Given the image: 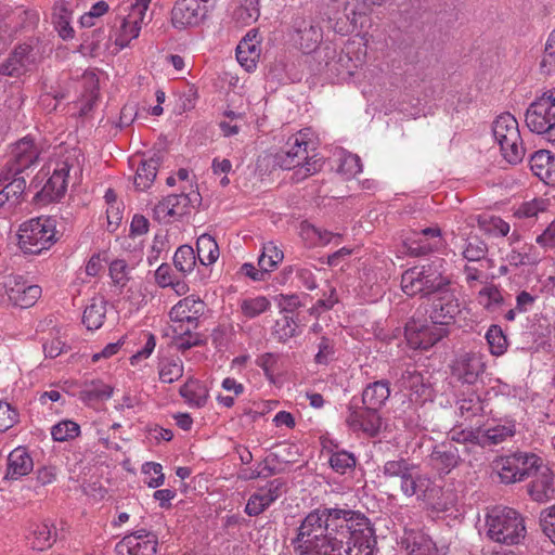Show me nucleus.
Returning <instances> with one entry per match:
<instances>
[{
    "label": "nucleus",
    "instance_id": "49",
    "mask_svg": "<svg viewBox=\"0 0 555 555\" xmlns=\"http://www.w3.org/2000/svg\"><path fill=\"white\" fill-rule=\"evenodd\" d=\"M362 171L361 159L356 154L346 155L338 167V172L346 175L348 178L354 177Z\"/></svg>",
    "mask_w": 555,
    "mask_h": 555
},
{
    "label": "nucleus",
    "instance_id": "45",
    "mask_svg": "<svg viewBox=\"0 0 555 555\" xmlns=\"http://www.w3.org/2000/svg\"><path fill=\"white\" fill-rule=\"evenodd\" d=\"M493 354H502L506 348V337L498 325H492L486 335Z\"/></svg>",
    "mask_w": 555,
    "mask_h": 555
},
{
    "label": "nucleus",
    "instance_id": "9",
    "mask_svg": "<svg viewBox=\"0 0 555 555\" xmlns=\"http://www.w3.org/2000/svg\"><path fill=\"white\" fill-rule=\"evenodd\" d=\"M72 170H75V175L80 170L75 155H68L65 159L57 163L52 176L48 179L41 191L36 193L34 199L37 203L47 204L61 198L66 192Z\"/></svg>",
    "mask_w": 555,
    "mask_h": 555
},
{
    "label": "nucleus",
    "instance_id": "43",
    "mask_svg": "<svg viewBox=\"0 0 555 555\" xmlns=\"http://www.w3.org/2000/svg\"><path fill=\"white\" fill-rule=\"evenodd\" d=\"M330 465L335 472L345 474L347 469L356 466V457L347 451H338L331 455Z\"/></svg>",
    "mask_w": 555,
    "mask_h": 555
},
{
    "label": "nucleus",
    "instance_id": "6",
    "mask_svg": "<svg viewBox=\"0 0 555 555\" xmlns=\"http://www.w3.org/2000/svg\"><path fill=\"white\" fill-rule=\"evenodd\" d=\"M56 242L54 220L47 217L23 223L18 233V246L24 254L38 255Z\"/></svg>",
    "mask_w": 555,
    "mask_h": 555
},
{
    "label": "nucleus",
    "instance_id": "33",
    "mask_svg": "<svg viewBox=\"0 0 555 555\" xmlns=\"http://www.w3.org/2000/svg\"><path fill=\"white\" fill-rule=\"evenodd\" d=\"M382 423L383 422L379 415V409L370 408L365 405L362 408V426L360 430H362L370 437H375L380 431Z\"/></svg>",
    "mask_w": 555,
    "mask_h": 555
},
{
    "label": "nucleus",
    "instance_id": "14",
    "mask_svg": "<svg viewBox=\"0 0 555 555\" xmlns=\"http://www.w3.org/2000/svg\"><path fill=\"white\" fill-rule=\"evenodd\" d=\"M34 49L29 44L17 46L0 64V75L21 77L25 75L36 61Z\"/></svg>",
    "mask_w": 555,
    "mask_h": 555
},
{
    "label": "nucleus",
    "instance_id": "35",
    "mask_svg": "<svg viewBox=\"0 0 555 555\" xmlns=\"http://www.w3.org/2000/svg\"><path fill=\"white\" fill-rule=\"evenodd\" d=\"M548 472L545 468V472L542 475L533 480L529 487V493L534 501L542 502L550 498L548 493L553 492L552 488V478L546 474Z\"/></svg>",
    "mask_w": 555,
    "mask_h": 555
},
{
    "label": "nucleus",
    "instance_id": "4",
    "mask_svg": "<svg viewBox=\"0 0 555 555\" xmlns=\"http://www.w3.org/2000/svg\"><path fill=\"white\" fill-rule=\"evenodd\" d=\"M383 475L391 487L398 486L405 496L416 495L430 501L434 492L440 491L429 479L415 474L414 466L404 459L387 461L383 466Z\"/></svg>",
    "mask_w": 555,
    "mask_h": 555
},
{
    "label": "nucleus",
    "instance_id": "61",
    "mask_svg": "<svg viewBox=\"0 0 555 555\" xmlns=\"http://www.w3.org/2000/svg\"><path fill=\"white\" fill-rule=\"evenodd\" d=\"M333 353V346L326 337H322L319 344V352L315 354V362L325 364L328 361V357Z\"/></svg>",
    "mask_w": 555,
    "mask_h": 555
},
{
    "label": "nucleus",
    "instance_id": "11",
    "mask_svg": "<svg viewBox=\"0 0 555 555\" xmlns=\"http://www.w3.org/2000/svg\"><path fill=\"white\" fill-rule=\"evenodd\" d=\"M210 0H178L171 11V22L176 28L199 25L207 16Z\"/></svg>",
    "mask_w": 555,
    "mask_h": 555
},
{
    "label": "nucleus",
    "instance_id": "21",
    "mask_svg": "<svg viewBox=\"0 0 555 555\" xmlns=\"http://www.w3.org/2000/svg\"><path fill=\"white\" fill-rule=\"evenodd\" d=\"M533 173L548 185H555V156L548 151L534 152L530 158Z\"/></svg>",
    "mask_w": 555,
    "mask_h": 555
},
{
    "label": "nucleus",
    "instance_id": "60",
    "mask_svg": "<svg viewBox=\"0 0 555 555\" xmlns=\"http://www.w3.org/2000/svg\"><path fill=\"white\" fill-rule=\"evenodd\" d=\"M155 346V336L153 334H149L145 346L130 358L131 364H135L139 360L150 357Z\"/></svg>",
    "mask_w": 555,
    "mask_h": 555
},
{
    "label": "nucleus",
    "instance_id": "59",
    "mask_svg": "<svg viewBox=\"0 0 555 555\" xmlns=\"http://www.w3.org/2000/svg\"><path fill=\"white\" fill-rule=\"evenodd\" d=\"M276 361L278 357L274 353L268 352L257 359V364L264 371L267 377L272 378Z\"/></svg>",
    "mask_w": 555,
    "mask_h": 555
},
{
    "label": "nucleus",
    "instance_id": "24",
    "mask_svg": "<svg viewBox=\"0 0 555 555\" xmlns=\"http://www.w3.org/2000/svg\"><path fill=\"white\" fill-rule=\"evenodd\" d=\"M347 5L348 0H324L323 15L336 33H343L347 26Z\"/></svg>",
    "mask_w": 555,
    "mask_h": 555
},
{
    "label": "nucleus",
    "instance_id": "30",
    "mask_svg": "<svg viewBox=\"0 0 555 555\" xmlns=\"http://www.w3.org/2000/svg\"><path fill=\"white\" fill-rule=\"evenodd\" d=\"M197 257L202 264L209 266L219 257V247L215 238L205 233L196 241Z\"/></svg>",
    "mask_w": 555,
    "mask_h": 555
},
{
    "label": "nucleus",
    "instance_id": "15",
    "mask_svg": "<svg viewBox=\"0 0 555 555\" xmlns=\"http://www.w3.org/2000/svg\"><path fill=\"white\" fill-rule=\"evenodd\" d=\"M4 286L10 301L21 308L34 306L41 295L38 285H27L22 276H10Z\"/></svg>",
    "mask_w": 555,
    "mask_h": 555
},
{
    "label": "nucleus",
    "instance_id": "25",
    "mask_svg": "<svg viewBox=\"0 0 555 555\" xmlns=\"http://www.w3.org/2000/svg\"><path fill=\"white\" fill-rule=\"evenodd\" d=\"M390 396V383L380 379L369 384L362 392V403L365 406L380 409Z\"/></svg>",
    "mask_w": 555,
    "mask_h": 555
},
{
    "label": "nucleus",
    "instance_id": "7",
    "mask_svg": "<svg viewBox=\"0 0 555 555\" xmlns=\"http://www.w3.org/2000/svg\"><path fill=\"white\" fill-rule=\"evenodd\" d=\"M492 132L503 157L509 164L521 162L525 149L516 118L509 113L501 114L493 122Z\"/></svg>",
    "mask_w": 555,
    "mask_h": 555
},
{
    "label": "nucleus",
    "instance_id": "47",
    "mask_svg": "<svg viewBox=\"0 0 555 555\" xmlns=\"http://www.w3.org/2000/svg\"><path fill=\"white\" fill-rule=\"evenodd\" d=\"M196 388H199V386L194 382H190L181 386L179 392L189 403L203 406L206 403L207 396L205 393H197Z\"/></svg>",
    "mask_w": 555,
    "mask_h": 555
},
{
    "label": "nucleus",
    "instance_id": "52",
    "mask_svg": "<svg viewBox=\"0 0 555 555\" xmlns=\"http://www.w3.org/2000/svg\"><path fill=\"white\" fill-rule=\"evenodd\" d=\"M18 413L9 403L0 401V431L10 429L17 422Z\"/></svg>",
    "mask_w": 555,
    "mask_h": 555
},
{
    "label": "nucleus",
    "instance_id": "31",
    "mask_svg": "<svg viewBox=\"0 0 555 555\" xmlns=\"http://www.w3.org/2000/svg\"><path fill=\"white\" fill-rule=\"evenodd\" d=\"M113 388L101 380H92L86 384L79 392L80 399L86 403L100 401L111 398Z\"/></svg>",
    "mask_w": 555,
    "mask_h": 555
},
{
    "label": "nucleus",
    "instance_id": "26",
    "mask_svg": "<svg viewBox=\"0 0 555 555\" xmlns=\"http://www.w3.org/2000/svg\"><path fill=\"white\" fill-rule=\"evenodd\" d=\"M158 542L137 541L131 537H124L115 546V555H156Z\"/></svg>",
    "mask_w": 555,
    "mask_h": 555
},
{
    "label": "nucleus",
    "instance_id": "38",
    "mask_svg": "<svg viewBox=\"0 0 555 555\" xmlns=\"http://www.w3.org/2000/svg\"><path fill=\"white\" fill-rule=\"evenodd\" d=\"M80 434V427L73 421H62L51 429L52 438L55 441H66L76 438Z\"/></svg>",
    "mask_w": 555,
    "mask_h": 555
},
{
    "label": "nucleus",
    "instance_id": "39",
    "mask_svg": "<svg viewBox=\"0 0 555 555\" xmlns=\"http://www.w3.org/2000/svg\"><path fill=\"white\" fill-rule=\"evenodd\" d=\"M520 472H525V468L520 467L517 463V459L513 456L506 457L501 466L500 478L504 483H513L521 481Z\"/></svg>",
    "mask_w": 555,
    "mask_h": 555
},
{
    "label": "nucleus",
    "instance_id": "23",
    "mask_svg": "<svg viewBox=\"0 0 555 555\" xmlns=\"http://www.w3.org/2000/svg\"><path fill=\"white\" fill-rule=\"evenodd\" d=\"M164 160V154L160 151L155 152L149 159L142 160L137 169L134 184L138 190L150 188L156 178L158 168Z\"/></svg>",
    "mask_w": 555,
    "mask_h": 555
},
{
    "label": "nucleus",
    "instance_id": "22",
    "mask_svg": "<svg viewBox=\"0 0 555 555\" xmlns=\"http://www.w3.org/2000/svg\"><path fill=\"white\" fill-rule=\"evenodd\" d=\"M12 157L16 164L17 173H22L26 168L35 164L39 157V151L34 141L25 137L17 141L12 150Z\"/></svg>",
    "mask_w": 555,
    "mask_h": 555
},
{
    "label": "nucleus",
    "instance_id": "36",
    "mask_svg": "<svg viewBox=\"0 0 555 555\" xmlns=\"http://www.w3.org/2000/svg\"><path fill=\"white\" fill-rule=\"evenodd\" d=\"M196 263L194 249L190 245L180 246L175 256L173 264L180 272H191Z\"/></svg>",
    "mask_w": 555,
    "mask_h": 555
},
{
    "label": "nucleus",
    "instance_id": "34",
    "mask_svg": "<svg viewBox=\"0 0 555 555\" xmlns=\"http://www.w3.org/2000/svg\"><path fill=\"white\" fill-rule=\"evenodd\" d=\"M283 251L272 242H268L262 247V253L258 259V266L263 271L270 272L283 260Z\"/></svg>",
    "mask_w": 555,
    "mask_h": 555
},
{
    "label": "nucleus",
    "instance_id": "40",
    "mask_svg": "<svg viewBox=\"0 0 555 555\" xmlns=\"http://www.w3.org/2000/svg\"><path fill=\"white\" fill-rule=\"evenodd\" d=\"M514 457L517 459V463L520 467L525 468V472H520L521 480L537 474L542 464L541 459L533 453H517L514 454Z\"/></svg>",
    "mask_w": 555,
    "mask_h": 555
},
{
    "label": "nucleus",
    "instance_id": "10",
    "mask_svg": "<svg viewBox=\"0 0 555 555\" xmlns=\"http://www.w3.org/2000/svg\"><path fill=\"white\" fill-rule=\"evenodd\" d=\"M425 311L433 324L448 325L455 320L461 310L454 292L449 288L427 297Z\"/></svg>",
    "mask_w": 555,
    "mask_h": 555
},
{
    "label": "nucleus",
    "instance_id": "28",
    "mask_svg": "<svg viewBox=\"0 0 555 555\" xmlns=\"http://www.w3.org/2000/svg\"><path fill=\"white\" fill-rule=\"evenodd\" d=\"M52 529H54L53 525L47 522L33 525L30 532L33 535L31 547L38 551L50 548L56 540V532H53Z\"/></svg>",
    "mask_w": 555,
    "mask_h": 555
},
{
    "label": "nucleus",
    "instance_id": "8",
    "mask_svg": "<svg viewBox=\"0 0 555 555\" xmlns=\"http://www.w3.org/2000/svg\"><path fill=\"white\" fill-rule=\"evenodd\" d=\"M526 125L531 132L546 134L555 141V89L544 92L526 111Z\"/></svg>",
    "mask_w": 555,
    "mask_h": 555
},
{
    "label": "nucleus",
    "instance_id": "58",
    "mask_svg": "<svg viewBox=\"0 0 555 555\" xmlns=\"http://www.w3.org/2000/svg\"><path fill=\"white\" fill-rule=\"evenodd\" d=\"M514 429L512 427L506 426H496L494 428H490L486 431V441L488 443L498 444L505 440L507 437L514 435Z\"/></svg>",
    "mask_w": 555,
    "mask_h": 555
},
{
    "label": "nucleus",
    "instance_id": "46",
    "mask_svg": "<svg viewBox=\"0 0 555 555\" xmlns=\"http://www.w3.org/2000/svg\"><path fill=\"white\" fill-rule=\"evenodd\" d=\"M539 522L543 533L555 543V505L541 512Z\"/></svg>",
    "mask_w": 555,
    "mask_h": 555
},
{
    "label": "nucleus",
    "instance_id": "64",
    "mask_svg": "<svg viewBox=\"0 0 555 555\" xmlns=\"http://www.w3.org/2000/svg\"><path fill=\"white\" fill-rule=\"evenodd\" d=\"M553 62H555V30L551 33L547 39L541 66L545 67L547 64L552 65Z\"/></svg>",
    "mask_w": 555,
    "mask_h": 555
},
{
    "label": "nucleus",
    "instance_id": "50",
    "mask_svg": "<svg viewBox=\"0 0 555 555\" xmlns=\"http://www.w3.org/2000/svg\"><path fill=\"white\" fill-rule=\"evenodd\" d=\"M487 250L486 243L475 238L468 242L463 255L468 261H479L486 257Z\"/></svg>",
    "mask_w": 555,
    "mask_h": 555
},
{
    "label": "nucleus",
    "instance_id": "5",
    "mask_svg": "<svg viewBox=\"0 0 555 555\" xmlns=\"http://www.w3.org/2000/svg\"><path fill=\"white\" fill-rule=\"evenodd\" d=\"M487 535L494 542L514 545L526 535L524 517L514 508L495 507L487 515Z\"/></svg>",
    "mask_w": 555,
    "mask_h": 555
},
{
    "label": "nucleus",
    "instance_id": "2",
    "mask_svg": "<svg viewBox=\"0 0 555 555\" xmlns=\"http://www.w3.org/2000/svg\"><path fill=\"white\" fill-rule=\"evenodd\" d=\"M450 284V278L446 275L444 260L439 257L405 270L401 276L402 291L409 296L420 294L427 298L451 288Z\"/></svg>",
    "mask_w": 555,
    "mask_h": 555
},
{
    "label": "nucleus",
    "instance_id": "57",
    "mask_svg": "<svg viewBox=\"0 0 555 555\" xmlns=\"http://www.w3.org/2000/svg\"><path fill=\"white\" fill-rule=\"evenodd\" d=\"M183 374V366L179 363L165 364L159 371V378L164 383L171 384Z\"/></svg>",
    "mask_w": 555,
    "mask_h": 555
},
{
    "label": "nucleus",
    "instance_id": "63",
    "mask_svg": "<svg viewBox=\"0 0 555 555\" xmlns=\"http://www.w3.org/2000/svg\"><path fill=\"white\" fill-rule=\"evenodd\" d=\"M553 62H555V30L551 33L547 39L541 66L545 67L547 64L552 65Z\"/></svg>",
    "mask_w": 555,
    "mask_h": 555
},
{
    "label": "nucleus",
    "instance_id": "27",
    "mask_svg": "<svg viewBox=\"0 0 555 555\" xmlns=\"http://www.w3.org/2000/svg\"><path fill=\"white\" fill-rule=\"evenodd\" d=\"M205 310V304L194 295L188 296L176 304L170 310V319L175 322H183L186 314L202 315Z\"/></svg>",
    "mask_w": 555,
    "mask_h": 555
},
{
    "label": "nucleus",
    "instance_id": "55",
    "mask_svg": "<svg viewBox=\"0 0 555 555\" xmlns=\"http://www.w3.org/2000/svg\"><path fill=\"white\" fill-rule=\"evenodd\" d=\"M270 505L266 502L263 496L256 492L250 495L245 506V513L249 516H258L264 512Z\"/></svg>",
    "mask_w": 555,
    "mask_h": 555
},
{
    "label": "nucleus",
    "instance_id": "37",
    "mask_svg": "<svg viewBox=\"0 0 555 555\" xmlns=\"http://www.w3.org/2000/svg\"><path fill=\"white\" fill-rule=\"evenodd\" d=\"M457 404L461 415L465 418H472L479 415L483 410L480 397L475 392H470L463 399L459 400Z\"/></svg>",
    "mask_w": 555,
    "mask_h": 555
},
{
    "label": "nucleus",
    "instance_id": "1",
    "mask_svg": "<svg viewBox=\"0 0 555 555\" xmlns=\"http://www.w3.org/2000/svg\"><path fill=\"white\" fill-rule=\"evenodd\" d=\"M376 543L364 514L338 507L311 511L292 540L300 555H373Z\"/></svg>",
    "mask_w": 555,
    "mask_h": 555
},
{
    "label": "nucleus",
    "instance_id": "56",
    "mask_svg": "<svg viewBox=\"0 0 555 555\" xmlns=\"http://www.w3.org/2000/svg\"><path fill=\"white\" fill-rule=\"evenodd\" d=\"M127 263L122 259H116L109 264V275L115 284L125 285L127 278Z\"/></svg>",
    "mask_w": 555,
    "mask_h": 555
},
{
    "label": "nucleus",
    "instance_id": "19",
    "mask_svg": "<svg viewBox=\"0 0 555 555\" xmlns=\"http://www.w3.org/2000/svg\"><path fill=\"white\" fill-rule=\"evenodd\" d=\"M430 460L441 472L450 473L461 462V450L452 441H443L434 447Z\"/></svg>",
    "mask_w": 555,
    "mask_h": 555
},
{
    "label": "nucleus",
    "instance_id": "12",
    "mask_svg": "<svg viewBox=\"0 0 555 555\" xmlns=\"http://www.w3.org/2000/svg\"><path fill=\"white\" fill-rule=\"evenodd\" d=\"M404 335L411 348L427 350L447 336L448 330L435 324L431 326L425 325L412 318L405 325Z\"/></svg>",
    "mask_w": 555,
    "mask_h": 555
},
{
    "label": "nucleus",
    "instance_id": "48",
    "mask_svg": "<svg viewBox=\"0 0 555 555\" xmlns=\"http://www.w3.org/2000/svg\"><path fill=\"white\" fill-rule=\"evenodd\" d=\"M285 481L276 478L268 482L267 487L261 488L259 493L263 496L266 502L271 505L284 491Z\"/></svg>",
    "mask_w": 555,
    "mask_h": 555
},
{
    "label": "nucleus",
    "instance_id": "44",
    "mask_svg": "<svg viewBox=\"0 0 555 555\" xmlns=\"http://www.w3.org/2000/svg\"><path fill=\"white\" fill-rule=\"evenodd\" d=\"M26 189V180L21 173H15L11 182L3 186V191L9 196L11 204L15 205L20 203L22 195Z\"/></svg>",
    "mask_w": 555,
    "mask_h": 555
},
{
    "label": "nucleus",
    "instance_id": "42",
    "mask_svg": "<svg viewBox=\"0 0 555 555\" xmlns=\"http://www.w3.org/2000/svg\"><path fill=\"white\" fill-rule=\"evenodd\" d=\"M270 301L263 297H256L251 299H245L242 305V312L247 318H255L270 308Z\"/></svg>",
    "mask_w": 555,
    "mask_h": 555
},
{
    "label": "nucleus",
    "instance_id": "32",
    "mask_svg": "<svg viewBox=\"0 0 555 555\" xmlns=\"http://www.w3.org/2000/svg\"><path fill=\"white\" fill-rule=\"evenodd\" d=\"M259 57V51L255 44H251L248 40L243 39L236 48V59L238 63L245 67L247 72H251L257 66V59Z\"/></svg>",
    "mask_w": 555,
    "mask_h": 555
},
{
    "label": "nucleus",
    "instance_id": "54",
    "mask_svg": "<svg viewBox=\"0 0 555 555\" xmlns=\"http://www.w3.org/2000/svg\"><path fill=\"white\" fill-rule=\"evenodd\" d=\"M480 298H486L483 306L486 309L491 310L495 306L503 302V296L496 286H487L479 292Z\"/></svg>",
    "mask_w": 555,
    "mask_h": 555
},
{
    "label": "nucleus",
    "instance_id": "17",
    "mask_svg": "<svg viewBox=\"0 0 555 555\" xmlns=\"http://www.w3.org/2000/svg\"><path fill=\"white\" fill-rule=\"evenodd\" d=\"M485 364L477 353L466 352L460 354L452 365V373L459 379L466 384H474L480 373L483 372Z\"/></svg>",
    "mask_w": 555,
    "mask_h": 555
},
{
    "label": "nucleus",
    "instance_id": "62",
    "mask_svg": "<svg viewBox=\"0 0 555 555\" xmlns=\"http://www.w3.org/2000/svg\"><path fill=\"white\" fill-rule=\"evenodd\" d=\"M537 243L545 247L555 246V221L551 222L543 233L537 237Z\"/></svg>",
    "mask_w": 555,
    "mask_h": 555
},
{
    "label": "nucleus",
    "instance_id": "41",
    "mask_svg": "<svg viewBox=\"0 0 555 555\" xmlns=\"http://www.w3.org/2000/svg\"><path fill=\"white\" fill-rule=\"evenodd\" d=\"M296 328L297 324L293 318L285 314L275 321L273 335L279 339V341H286L296 335Z\"/></svg>",
    "mask_w": 555,
    "mask_h": 555
},
{
    "label": "nucleus",
    "instance_id": "18",
    "mask_svg": "<svg viewBox=\"0 0 555 555\" xmlns=\"http://www.w3.org/2000/svg\"><path fill=\"white\" fill-rule=\"evenodd\" d=\"M293 27L298 35L296 41L301 51L307 54L314 52L322 40V29L304 17H296Z\"/></svg>",
    "mask_w": 555,
    "mask_h": 555
},
{
    "label": "nucleus",
    "instance_id": "51",
    "mask_svg": "<svg viewBox=\"0 0 555 555\" xmlns=\"http://www.w3.org/2000/svg\"><path fill=\"white\" fill-rule=\"evenodd\" d=\"M171 216H183L188 212L190 207V198L186 197L185 193L181 194H171L167 197Z\"/></svg>",
    "mask_w": 555,
    "mask_h": 555
},
{
    "label": "nucleus",
    "instance_id": "20",
    "mask_svg": "<svg viewBox=\"0 0 555 555\" xmlns=\"http://www.w3.org/2000/svg\"><path fill=\"white\" fill-rule=\"evenodd\" d=\"M34 467V462L27 450L18 447L10 452L4 479L17 480L28 475Z\"/></svg>",
    "mask_w": 555,
    "mask_h": 555
},
{
    "label": "nucleus",
    "instance_id": "13",
    "mask_svg": "<svg viewBox=\"0 0 555 555\" xmlns=\"http://www.w3.org/2000/svg\"><path fill=\"white\" fill-rule=\"evenodd\" d=\"M150 2L151 0H135L131 4L127 17L124 18L121 34L117 39L120 47L124 48L131 39H135L140 34L141 25L151 21V16L146 13Z\"/></svg>",
    "mask_w": 555,
    "mask_h": 555
},
{
    "label": "nucleus",
    "instance_id": "3",
    "mask_svg": "<svg viewBox=\"0 0 555 555\" xmlns=\"http://www.w3.org/2000/svg\"><path fill=\"white\" fill-rule=\"evenodd\" d=\"M308 145L309 142L301 131L292 135L285 146L274 155V163L285 170L295 169L294 179L297 181L317 173L323 163L321 158H315V155L309 156Z\"/></svg>",
    "mask_w": 555,
    "mask_h": 555
},
{
    "label": "nucleus",
    "instance_id": "29",
    "mask_svg": "<svg viewBox=\"0 0 555 555\" xmlns=\"http://www.w3.org/2000/svg\"><path fill=\"white\" fill-rule=\"evenodd\" d=\"M106 314V301L104 299H92L83 311L82 323L90 331L98 330L103 325Z\"/></svg>",
    "mask_w": 555,
    "mask_h": 555
},
{
    "label": "nucleus",
    "instance_id": "53",
    "mask_svg": "<svg viewBox=\"0 0 555 555\" xmlns=\"http://www.w3.org/2000/svg\"><path fill=\"white\" fill-rule=\"evenodd\" d=\"M176 344L179 350L185 351L195 346H202L205 340L201 338L199 334H192L190 330L182 331L176 338Z\"/></svg>",
    "mask_w": 555,
    "mask_h": 555
},
{
    "label": "nucleus",
    "instance_id": "16",
    "mask_svg": "<svg viewBox=\"0 0 555 555\" xmlns=\"http://www.w3.org/2000/svg\"><path fill=\"white\" fill-rule=\"evenodd\" d=\"M400 544L406 555H440L430 537L420 530L405 529Z\"/></svg>",
    "mask_w": 555,
    "mask_h": 555
}]
</instances>
